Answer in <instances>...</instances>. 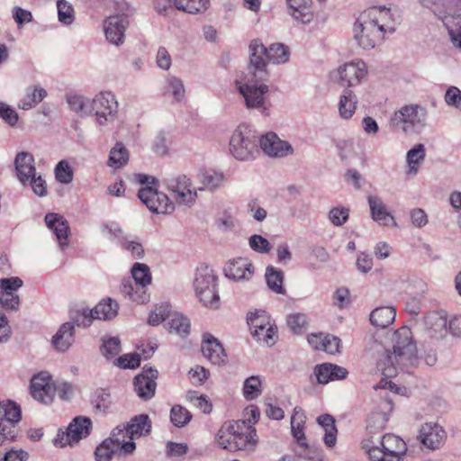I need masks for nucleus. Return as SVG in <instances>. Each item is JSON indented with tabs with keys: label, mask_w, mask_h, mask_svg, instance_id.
<instances>
[{
	"label": "nucleus",
	"mask_w": 461,
	"mask_h": 461,
	"mask_svg": "<svg viewBox=\"0 0 461 461\" xmlns=\"http://www.w3.org/2000/svg\"><path fill=\"white\" fill-rule=\"evenodd\" d=\"M397 21L390 8L371 6L363 11L354 24V39L364 50L374 49L387 34L396 31Z\"/></svg>",
	"instance_id": "f257e3e1"
},
{
	"label": "nucleus",
	"mask_w": 461,
	"mask_h": 461,
	"mask_svg": "<svg viewBox=\"0 0 461 461\" xmlns=\"http://www.w3.org/2000/svg\"><path fill=\"white\" fill-rule=\"evenodd\" d=\"M392 342L393 352L386 355L384 363V375L386 376L396 375L395 366L403 368L417 362V347L410 328L404 326L397 330L393 335Z\"/></svg>",
	"instance_id": "f03ea898"
},
{
	"label": "nucleus",
	"mask_w": 461,
	"mask_h": 461,
	"mask_svg": "<svg viewBox=\"0 0 461 461\" xmlns=\"http://www.w3.org/2000/svg\"><path fill=\"white\" fill-rule=\"evenodd\" d=\"M245 421H231L223 424L216 434V442L228 451L244 450L255 447L258 442L256 429L244 431Z\"/></svg>",
	"instance_id": "7ed1b4c3"
},
{
	"label": "nucleus",
	"mask_w": 461,
	"mask_h": 461,
	"mask_svg": "<svg viewBox=\"0 0 461 461\" xmlns=\"http://www.w3.org/2000/svg\"><path fill=\"white\" fill-rule=\"evenodd\" d=\"M135 180L143 186L138 192V197L155 213L167 214L175 210V203L169 197L158 190V181L145 174H136Z\"/></svg>",
	"instance_id": "20e7f679"
},
{
	"label": "nucleus",
	"mask_w": 461,
	"mask_h": 461,
	"mask_svg": "<svg viewBox=\"0 0 461 461\" xmlns=\"http://www.w3.org/2000/svg\"><path fill=\"white\" fill-rule=\"evenodd\" d=\"M14 164L16 177L23 186H31L33 193L40 197L47 195V183L42 176L37 173L34 158L30 152H18Z\"/></svg>",
	"instance_id": "39448f33"
},
{
	"label": "nucleus",
	"mask_w": 461,
	"mask_h": 461,
	"mask_svg": "<svg viewBox=\"0 0 461 461\" xmlns=\"http://www.w3.org/2000/svg\"><path fill=\"white\" fill-rule=\"evenodd\" d=\"M258 77L247 79L245 82L236 81V89L244 99V104L249 110H256L261 115L267 116L271 102L267 98L269 87L259 82Z\"/></svg>",
	"instance_id": "423d86ee"
},
{
	"label": "nucleus",
	"mask_w": 461,
	"mask_h": 461,
	"mask_svg": "<svg viewBox=\"0 0 461 461\" xmlns=\"http://www.w3.org/2000/svg\"><path fill=\"white\" fill-rule=\"evenodd\" d=\"M218 278L212 268L201 265L196 268L194 287L200 302L206 307L218 309L220 296L218 293Z\"/></svg>",
	"instance_id": "0eeeda50"
},
{
	"label": "nucleus",
	"mask_w": 461,
	"mask_h": 461,
	"mask_svg": "<svg viewBox=\"0 0 461 461\" xmlns=\"http://www.w3.org/2000/svg\"><path fill=\"white\" fill-rule=\"evenodd\" d=\"M230 151L239 160L254 159L259 153L258 136L248 125L238 126L230 137Z\"/></svg>",
	"instance_id": "6e6552de"
},
{
	"label": "nucleus",
	"mask_w": 461,
	"mask_h": 461,
	"mask_svg": "<svg viewBox=\"0 0 461 461\" xmlns=\"http://www.w3.org/2000/svg\"><path fill=\"white\" fill-rule=\"evenodd\" d=\"M427 111L418 104L402 106L393 113L390 119V125L395 131L408 133L414 129H420L426 125Z\"/></svg>",
	"instance_id": "1a4fd4ad"
},
{
	"label": "nucleus",
	"mask_w": 461,
	"mask_h": 461,
	"mask_svg": "<svg viewBox=\"0 0 461 461\" xmlns=\"http://www.w3.org/2000/svg\"><path fill=\"white\" fill-rule=\"evenodd\" d=\"M167 189L179 205L192 207L197 200V188L185 175H177L164 179Z\"/></svg>",
	"instance_id": "9d476101"
},
{
	"label": "nucleus",
	"mask_w": 461,
	"mask_h": 461,
	"mask_svg": "<svg viewBox=\"0 0 461 461\" xmlns=\"http://www.w3.org/2000/svg\"><path fill=\"white\" fill-rule=\"evenodd\" d=\"M117 113L118 102L112 92H101L91 100V114L95 116L96 123L101 126L114 122Z\"/></svg>",
	"instance_id": "9b49d317"
},
{
	"label": "nucleus",
	"mask_w": 461,
	"mask_h": 461,
	"mask_svg": "<svg viewBox=\"0 0 461 461\" xmlns=\"http://www.w3.org/2000/svg\"><path fill=\"white\" fill-rule=\"evenodd\" d=\"M23 284V280L17 276L0 279V308L6 311L19 309L20 297L17 291Z\"/></svg>",
	"instance_id": "f8f14e48"
},
{
	"label": "nucleus",
	"mask_w": 461,
	"mask_h": 461,
	"mask_svg": "<svg viewBox=\"0 0 461 461\" xmlns=\"http://www.w3.org/2000/svg\"><path fill=\"white\" fill-rule=\"evenodd\" d=\"M437 15L447 28L452 44L461 50V0L448 6L444 15Z\"/></svg>",
	"instance_id": "ddd939ff"
},
{
	"label": "nucleus",
	"mask_w": 461,
	"mask_h": 461,
	"mask_svg": "<svg viewBox=\"0 0 461 461\" xmlns=\"http://www.w3.org/2000/svg\"><path fill=\"white\" fill-rule=\"evenodd\" d=\"M128 26L129 17L125 14L107 17L104 21L106 40L115 46L122 45L124 42L125 32Z\"/></svg>",
	"instance_id": "4468645a"
},
{
	"label": "nucleus",
	"mask_w": 461,
	"mask_h": 461,
	"mask_svg": "<svg viewBox=\"0 0 461 461\" xmlns=\"http://www.w3.org/2000/svg\"><path fill=\"white\" fill-rule=\"evenodd\" d=\"M56 387L50 375L41 372L33 375L31 381V393L38 402L50 403L55 395Z\"/></svg>",
	"instance_id": "2eb2a0df"
},
{
	"label": "nucleus",
	"mask_w": 461,
	"mask_h": 461,
	"mask_svg": "<svg viewBox=\"0 0 461 461\" xmlns=\"http://www.w3.org/2000/svg\"><path fill=\"white\" fill-rule=\"evenodd\" d=\"M339 80L341 86L350 87L360 84L367 74V67L361 59H354L338 68Z\"/></svg>",
	"instance_id": "dca6fc26"
},
{
	"label": "nucleus",
	"mask_w": 461,
	"mask_h": 461,
	"mask_svg": "<svg viewBox=\"0 0 461 461\" xmlns=\"http://www.w3.org/2000/svg\"><path fill=\"white\" fill-rule=\"evenodd\" d=\"M158 375L157 369L145 366L142 372L135 376L134 390L140 398L147 401L155 395Z\"/></svg>",
	"instance_id": "f3484780"
},
{
	"label": "nucleus",
	"mask_w": 461,
	"mask_h": 461,
	"mask_svg": "<svg viewBox=\"0 0 461 461\" xmlns=\"http://www.w3.org/2000/svg\"><path fill=\"white\" fill-rule=\"evenodd\" d=\"M249 50V70L253 72L254 77L263 79L267 76L266 66L267 60V48L258 39L250 41Z\"/></svg>",
	"instance_id": "a211bd4d"
},
{
	"label": "nucleus",
	"mask_w": 461,
	"mask_h": 461,
	"mask_svg": "<svg viewBox=\"0 0 461 461\" xmlns=\"http://www.w3.org/2000/svg\"><path fill=\"white\" fill-rule=\"evenodd\" d=\"M258 144L260 149L270 157H285L293 153L292 146L273 132L258 138Z\"/></svg>",
	"instance_id": "6ab92c4d"
},
{
	"label": "nucleus",
	"mask_w": 461,
	"mask_h": 461,
	"mask_svg": "<svg viewBox=\"0 0 461 461\" xmlns=\"http://www.w3.org/2000/svg\"><path fill=\"white\" fill-rule=\"evenodd\" d=\"M446 438V431L437 423H425L420 429V442L432 450L441 447Z\"/></svg>",
	"instance_id": "aec40b11"
},
{
	"label": "nucleus",
	"mask_w": 461,
	"mask_h": 461,
	"mask_svg": "<svg viewBox=\"0 0 461 461\" xmlns=\"http://www.w3.org/2000/svg\"><path fill=\"white\" fill-rule=\"evenodd\" d=\"M44 221L47 227L55 234L60 249L67 248L70 232L68 221L62 215L55 212L47 213Z\"/></svg>",
	"instance_id": "412c9836"
},
{
	"label": "nucleus",
	"mask_w": 461,
	"mask_h": 461,
	"mask_svg": "<svg viewBox=\"0 0 461 461\" xmlns=\"http://www.w3.org/2000/svg\"><path fill=\"white\" fill-rule=\"evenodd\" d=\"M224 274L226 277L235 281L249 280L254 274V267L247 258H238L225 265Z\"/></svg>",
	"instance_id": "4be33fe9"
},
{
	"label": "nucleus",
	"mask_w": 461,
	"mask_h": 461,
	"mask_svg": "<svg viewBox=\"0 0 461 461\" xmlns=\"http://www.w3.org/2000/svg\"><path fill=\"white\" fill-rule=\"evenodd\" d=\"M202 352L212 364L225 363L227 355L221 344L212 334L205 333L202 343Z\"/></svg>",
	"instance_id": "5701e85b"
},
{
	"label": "nucleus",
	"mask_w": 461,
	"mask_h": 461,
	"mask_svg": "<svg viewBox=\"0 0 461 461\" xmlns=\"http://www.w3.org/2000/svg\"><path fill=\"white\" fill-rule=\"evenodd\" d=\"M424 325L431 338L442 339L447 333V319L444 312H430L426 314Z\"/></svg>",
	"instance_id": "b1692460"
},
{
	"label": "nucleus",
	"mask_w": 461,
	"mask_h": 461,
	"mask_svg": "<svg viewBox=\"0 0 461 461\" xmlns=\"http://www.w3.org/2000/svg\"><path fill=\"white\" fill-rule=\"evenodd\" d=\"M381 447L387 455L386 461H401L406 452V445L399 437L393 434L384 435L381 441Z\"/></svg>",
	"instance_id": "393cba45"
},
{
	"label": "nucleus",
	"mask_w": 461,
	"mask_h": 461,
	"mask_svg": "<svg viewBox=\"0 0 461 461\" xmlns=\"http://www.w3.org/2000/svg\"><path fill=\"white\" fill-rule=\"evenodd\" d=\"M289 14L298 23H310L313 17L312 0H286Z\"/></svg>",
	"instance_id": "a878e982"
},
{
	"label": "nucleus",
	"mask_w": 461,
	"mask_h": 461,
	"mask_svg": "<svg viewBox=\"0 0 461 461\" xmlns=\"http://www.w3.org/2000/svg\"><path fill=\"white\" fill-rule=\"evenodd\" d=\"M314 375L319 384H325L330 381L346 378L348 371L342 366L330 363H323L315 366Z\"/></svg>",
	"instance_id": "bb28decb"
},
{
	"label": "nucleus",
	"mask_w": 461,
	"mask_h": 461,
	"mask_svg": "<svg viewBox=\"0 0 461 461\" xmlns=\"http://www.w3.org/2000/svg\"><path fill=\"white\" fill-rule=\"evenodd\" d=\"M107 439H111V441L114 443V447H118V450L121 451L123 456L131 454L135 450V443L131 439V435L124 424L118 425L114 428Z\"/></svg>",
	"instance_id": "cd10ccee"
},
{
	"label": "nucleus",
	"mask_w": 461,
	"mask_h": 461,
	"mask_svg": "<svg viewBox=\"0 0 461 461\" xmlns=\"http://www.w3.org/2000/svg\"><path fill=\"white\" fill-rule=\"evenodd\" d=\"M74 325L71 322L63 323L52 337V345L59 352L67 351L75 341Z\"/></svg>",
	"instance_id": "c85d7f7f"
},
{
	"label": "nucleus",
	"mask_w": 461,
	"mask_h": 461,
	"mask_svg": "<svg viewBox=\"0 0 461 461\" xmlns=\"http://www.w3.org/2000/svg\"><path fill=\"white\" fill-rule=\"evenodd\" d=\"M370 208L371 218L383 225H389L388 221L395 225L393 215L387 211L383 200L379 196L370 195L367 197Z\"/></svg>",
	"instance_id": "c756f323"
},
{
	"label": "nucleus",
	"mask_w": 461,
	"mask_h": 461,
	"mask_svg": "<svg viewBox=\"0 0 461 461\" xmlns=\"http://www.w3.org/2000/svg\"><path fill=\"white\" fill-rule=\"evenodd\" d=\"M163 95L171 97L173 102L181 103L184 101L185 88L183 80L176 76H167L163 86Z\"/></svg>",
	"instance_id": "7c9ffc66"
},
{
	"label": "nucleus",
	"mask_w": 461,
	"mask_h": 461,
	"mask_svg": "<svg viewBox=\"0 0 461 461\" xmlns=\"http://www.w3.org/2000/svg\"><path fill=\"white\" fill-rule=\"evenodd\" d=\"M202 186L198 190H215L219 188L225 181V176L221 172L214 169H201L197 175Z\"/></svg>",
	"instance_id": "2f4dec72"
},
{
	"label": "nucleus",
	"mask_w": 461,
	"mask_h": 461,
	"mask_svg": "<svg viewBox=\"0 0 461 461\" xmlns=\"http://www.w3.org/2000/svg\"><path fill=\"white\" fill-rule=\"evenodd\" d=\"M92 429V420L88 417L77 416L72 420L68 427L72 440L77 443L86 438Z\"/></svg>",
	"instance_id": "473e14b6"
},
{
	"label": "nucleus",
	"mask_w": 461,
	"mask_h": 461,
	"mask_svg": "<svg viewBox=\"0 0 461 461\" xmlns=\"http://www.w3.org/2000/svg\"><path fill=\"white\" fill-rule=\"evenodd\" d=\"M131 439L132 441L143 436L148 435L151 429V421L147 414L137 415L126 424Z\"/></svg>",
	"instance_id": "72a5a7b5"
},
{
	"label": "nucleus",
	"mask_w": 461,
	"mask_h": 461,
	"mask_svg": "<svg viewBox=\"0 0 461 461\" xmlns=\"http://www.w3.org/2000/svg\"><path fill=\"white\" fill-rule=\"evenodd\" d=\"M426 149L421 143L414 145L406 154L407 174L415 176L425 160Z\"/></svg>",
	"instance_id": "f704fd0d"
},
{
	"label": "nucleus",
	"mask_w": 461,
	"mask_h": 461,
	"mask_svg": "<svg viewBox=\"0 0 461 461\" xmlns=\"http://www.w3.org/2000/svg\"><path fill=\"white\" fill-rule=\"evenodd\" d=\"M305 419L303 411L300 407H295L291 417L292 433L298 445L307 447V440L304 435Z\"/></svg>",
	"instance_id": "c9c22d12"
},
{
	"label": "nucleus",
	"mask_w": 461,
	"mask_h": 461,
	"mask_svg": "<svg viewBox=\"0 0 461 461\" xmlns=\"http://www.w3.org/2000/svg\"><path fill=\"white\" fill-rule=\"evenodd\" d=\"M396 311L392 306L377 307L370 314V322L377 328H386L395 319Z\"/></svg>",
	"instance_id": "e433bc0d"
},
{
	"label": "nucleus",
	"mask_w": 461,
	"mask_h": 461,
	"mask_svg": "<svg viewBox=\"0 0 461 461\" xmlns=\"http://www.w3.org/2000/svg\"><path fill=\"white\" fill-rule=\"evenodd\" d=\"M121 293L129 300L138 303H144L149 300L146 290L130 278L123 279L121 284Z\"/></svg>",
	"instance_id": "4c0bfd02"
},
{
	"label": "nucleus",
	"mask_w": 461,
	"mask_h": 461,
	"mask_svg": "<svg viewBox=\"0 0 461 461\" xmlns=\"http://www.w3.org/2000/svg\"><path fill=\"white\" fill-rule=\"evenodd\" d=\"M119 305L116 301L106 298L100 301L93 309L95 320L108 321L116 317Z\"/></svg>",
	"instance_id": "58836bf2"
},
{
	"label": "nucleus",
	"mask_w": 461,
	"mask_h": 461,
	"mask_svg": "<svg viewBox=\"0 0 461 461\" xmlns=\"http://www.w3.org/2000/svg\"><path fill=\"white\" fill-rule=\"evenodd\" d=\"M69 109L80 117L91 115V100L78 94H68L66 96Z\"/></svg>",
	"instance_id": "ea45409f"
},
{
	"label": "nucleus",
	"mask_w": 461,
	"mask_h": 461,
	"mask_svg": "<svg viewBox=\"0 0 461 461\" xmlns=\"http://www.w3.org/2000/svg\"><path fill=\"white\" fill-rule=\"evenodd\" d=\"M47 95V91L41 86H29L24 96L19 101L18 107L30 110L40 104Z\"/></svg>",
	"instance_id": "a19ab883"
},
{
	"label": "nucleus",
	"mask_w": 461,
	"mask_h": 461,
	"mask_svg": "<svg viewBox=\"0 0 461 461\" xmlns=\"http://www.w3.org/2000/svg\"><path fill=\"white\" fill-rule=\"evenodd\" d=\"M318 424L324 429V443L328 447H332L337 442V428L335 419L330 414H322L317 418Z\"/></svg>",
	"instance_id": "79ce46f5"
},
{
	"label": "nucleus",
	"mask_w": 461,
	"mask_h": 461,
	"mask_svg": "<svg viewBox=\"0 0 461 461\" xmlns=\"http://www.w3.org/2000/svg\"><path fill=\"white\" fill-rule=\"evenodd\" d=\"M357 104V95L352 90L347 88L339 98V113L341 118L350 119L356 112Z\"/></svg>",
	"instance_id": "37998d69"
},
{
	"label": "nucleus",
	"mask_w": 461,
	"mask_h": 461,
	"mask_svg": "<svg viewBox=\"0 0 461 461\" xmlns=\"http://www.w3.org/2000/svg\"><path fill=\"white\" fill-rule=\"evenodd\" d=\"M252 335L259 343L273 346L276 340V327L271 322H266L264 326L256 323Z\"/></svg>",
	"instance_id": "c03bdc74"
},
{
	"label": "nucleus",
	"mask_w": 461,
	"mask_h": 461,
	"mask_svg": "<svg viewBox=\"0 0 461 461\" xmlns=\"http://www.w3.org/2000/svg\"><path fill=\"white\" fill-rule=\"evenodd\" d=\"M266 282L268 288L277 294H285V289L284 287V272L272 266H268L265 273Z\"/></svg>",
	"instance_id": "a18cd8bd"
},
{
	"label": "nucleus",
	"mask_w": 461,
	"mask_h": 461,
	"mask_svg": "<svg viewBox=\"0 0 461 461\" xmlns=\"http://www.w3.org/2000/svg\"><path fill=\"white\" fill-rule=\"evenodd\" d=\"M170 333H176L179 336H186L190 330L189 320L178 312H171L167 321Z\"/></svg>",
	"instance_id": "49530a36"
},
{
	"label": "nucleus",
	"mask_w": 461,
	"mask_h": 461,
	"mask_svg": "<svg viewBox=\"0 0 461 461\" xmlns=\"http://www.w3.org/2000/svg\"><path fill=\"white\" fill-rule=\"evenodd\" d=\"M267 60L273 64H284L289 60L290 50L283 43H274L267 48Z\"/></svg>",
	"instance_id": "de8ad7c7"
},
{
	"label": "nucleus",
	"mask_w": 461,
	"mask_h": 461,
	"mask_svg": "<svg viewBox=\"0 0 461 461\" xmlns=\"http://www.w3.org/2000/svg\"><path fill=\"white\" fill-rule=\"evenodd\" d=\"M91 403L96 412L105 413L112 405L110 393L103 388L96 389L91 396Z\"/></svg>",
	"instance_id": "09e8293b"
},
{
	"label": "nucleus",
	"mask_w": 461,
	"mask_h": 461,
	"mask_svg": "<svg viewBox=\"0 0 461 461\" xmlns=\"http://www.w3.org/2000/svg\"><path fill=\"white\" fill-rule=\"evenodd\" d=\"M129 153L126 148L120 142L111 149L108 166L115 169L121 168L128 163Z\"/></svg>",
	"instance_id": "8fccbe9b"
},
{
	"label": "nucleus",
	"mask_w": 461,
	"mask_h": 461,
	"mask_svg": "<svg viewBox=\"0 0 461 461\" xmlns=\"http://www.w3.org/2000/svg\"><path fill=\"white\" fill-rule=\"evenodd\" d=\"M131 276L135 285H140L147 290V286L151 283V273L146 264L135 263L131 267Z\"/></svg>",
	"instance_id": "3c124183"
},
{
	"label": "nucleus",
	"mask_w": 461,
	"mask_h": 461,
	"mask_svg": "<svg viewBox=\"0 0 461 461\" xmlns=\"http://www.w3.org/2000/svg\"><path fill=\"white\" fill-rule=\"evenodd\" d=\"M95 456L96 461H111L113 456L123 454L118 450V447H114L111 439L106 438L97 446Z\"/></svg>",
	"instance_id": "603ef678"
},
{
	"label": "nucleus",
	"mask_w": 461,
	"mask_h": 461,
	"mask_svg": "<svg viewBox=\"0 0 461 461\" xmlns=\"http://www.w3.org/2000/svg\"><path fill=\"white\" fill-rule=\"evenodd\" d=\"M171 313V305L168 303H162L155 306L149 315L148 323L151 326H158L168 319Z\"/></svg>",
	"instance_id": "864d4df0"
},
{
	"label": "nucleus",
	"mask_w": 461,
	"mask_h": 461,
	"mask_svg": "<svg viewBox=\"0 0 461 461\" xmlns=\"http://www.w3.org/2000/svg\"><path fill=\"white\" fill-rule=\"evenodd\" d=\"M191 419V412L182 405H174L170 410V420L177 428L185 426Z\"/></svg>",
	"instance_id": "5fc2aeb1"
},
{
	"label": "nucleus",
	"mask_w": 461,
	"mask_h": 461,
	"mask_svg": "<svg viewBox=\"0 0 461 461\" xmlns=\"http://www.w3.org/2000/svg\"><path fill=\"white\" fill-rule=\"evenodd\" d=\"M58 18L64 25H70L75 21V12L72 5L66 0L57 2Z\"/></svg>",
	"instance_id": "6e6d98bb"
},
{
	"label": "nucleus",
	"mask_w": 461,
	"mask_h": 461,
	"mask_svg": "<svg viewBox=\"0 0 461 461\" xmlns=\"http://www.w3.org/2000/svg\"><path fill=\"white\" fill-rule=\"evenodd\" d=\"M0 412L4 414L5 420L13 425L21 420V408L12 401L0 403Z\"/></svg>",
	"instance_id": "4d7b16f0"
},
{
	"label": "nucleus",
	"mask_w": 461,
	"mask_h": 461,
	"mask_svg": "<svg viewBox=\"0 0 461 461\" xmlns=\"http://www.w3.org/2000/svg\"><path fill=\"white\" fill-rule=\"evenodd\" d=\"M261 393V381L258 376L247 378L243 385V395L246 400L256 399Z\"/></svg>",
	"instance_id": "13d9d810"
},
{
	"label": "nucleus",
	"mask_w": 461,
	"mask_h": 461,
	"mask_svg": "<svg viewBox=\"0 0 461 461\" xmlns=\"http://www.w3.org/2000/svg\"><path fill=\"white\" fill-rule=\"evenodd\" d=\"M95 320L93 314L92 309H82L81 311H77L71 315L70 321L74 327H82L86 328L89 327L93 321Z\"/></svg>",
	"instance_id": "bf43d9fd"
},
{
	"label": "nucleus",
	"mask_w": 461,
	"mask_h": 461,
	"mask_svg": "<svg viewBox=\"0 0 461 461\" xmlns=\"http://www.w3.org/2000/svg\"><path fill=\"white\" fill-rule=\"evenodd\" d=\"M55 176L58 182L68 185L73 180V170L69 164L65 161H59L55 167Z\"/></svg>",
	"instance_id": "052dcab7"
},
{
	"label": "nucleus",
	"mask_w": 461,
	"mask_h": 461,
	"mask_svg": "<svg viewBox=\"0 0 461 461\" xmlns=\"http://www.w3.org/2000/svg\"><path fill=\"white\" fill-rule=\"evenodd\" d=\"M328 217L334 226H342L348 220L349 209L343 206L333 207L330 210Z\"/></svg>",
	"instance_id": "680f3d73"
},
{
	"label": "nucleus",
	"mask_w": 461,
	"mask_h": 461,
	"mask_svg": "<svg viewBox=\"0 0 461 461\" xmlns=\"http://www.w3.org/2000/svg\"><path fill=\"white\" fill-rule=\"evenodd\" d=\"M249 245L252 250L260 254H267L272 249L270 242L266 238L258 234L250 236L249 239Z\"/></svg>",
	"instance_id": "e2e57ef3"
},
{
	"label": "nucleus",
	"mask_w": 461,
	"mask_h": 461,
	"mask_svg": "<svg viewBox=\"0 0 461 461\" xmlns=\"http://www.w3.org/2000/svg\"><path fill=\"white\" fill-rule=\"evenodd\" d=\"M289 328L296 334L302 333L307 324V317L303 313H294L287 317Z\"/></svg>",
	"instance_id": "0e129e2a"
},
{
	"label": "nucleus",
	"mask_w": 461,
	"mask_h": 461,
	"mask_svg": "<svg viewBox=\"0 0 461 461\" xmlns=\"http://www.w3.org/2000/svg\"><path fill=\"white\" fill-rule=\"evenodd\" d=\"M444 101L447 105L456 109L461 108V90L455 86L447 88L444 95Z\"/></svg>",
	"instance_id": "69168bd1"
},
{
	"label": "nucleus",
	"mask_w": 461,
	"mask_h": 461,
	"mask_svg": "<svg viewBox=\"0 0 461 461\" xmlns=\"http://www.w3.org/2000/svg\"><path fill=\"white\" fill-rule=\"evenodd\" d=\"M0 118L8 125L14 127L16 125L19 116L14 109L8 104L0 102Z\"/></svg>",
	"instance_id": "338daca9"
},
{
	"label": "nucleus",
	"mask_w": 461,
	"mask_h": 461,
	"mask_svg": "<svg viewBox=\"0 0 461 461\" xmlns=\"http://www.w3.org/2000/svg\"><path fill=\"white\" fill-rule=\"evenodd\" d=\"M12 16L19 28L32 21V14L20 6H14L12 10Z\"/></svg>",
	"instance_id": "774afa93"
}]
</instances>
